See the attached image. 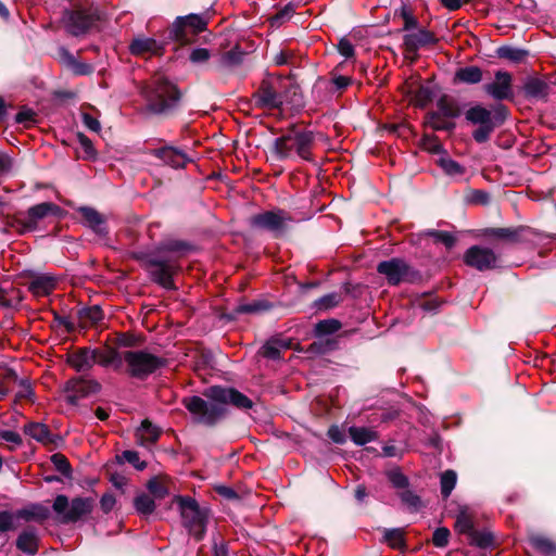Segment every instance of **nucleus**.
<instances>
[{
	"label": "nucleus",
	"instance_id": "f257e3e1",
	"mask_svg": "<svg viewBox=\"0 0 556 556\" xmlns=\"http://www.w3.org/2000/svg\"><path fill=\"white\" fill-rule=\"evenodd\" d=\"M204 395L207 401L194 395L186 397L184 404L198 422L206 426H213L222 419L229 404L240 409L253 406L248 396L232 388L214 386L206 389Z\"/></svg>",
	"mask_w": 556,
	"mask_h": 556
},
{
	"label": "nucleus",
	"instance_id": "f03ea898",
	"mask_svg": "<svg viewBox=\"0 0 556 556\" xmlns=\"http://www.w3.org/2000/svg\"><path fill=\"white\" fill-rule=\"evenodd\" d=\"M189 250L190 245L184 241L168 240L162 242L155 252L146 257L153 280L164 288H173V275L177 269L176 263Z\"/></svg>",
	"mask_w": 556,
	"mask_h": 556
},
{
	"label": "nucleus",
	"instance_id": "7ed1b4c3",
	"mask_svg": "<svg viewBox=\"0 0 556 556\" xmlns=\"http://www.w3.org/2000/svg\"><path fill=\"white\" fill-rule=\"evenodd\" d=\"M142 96L147 101V108L154 114H167L177 108L180 100V92L175 84L163 75H155L151 81L143 87Z\"/></svg>",
	"mask_w": 556,
	"mask_h": 556
},
{
	"label": "nucleus",
	"instance_id": "20e7f679",
	"mask_svg": "<svg viewBox=\"0 0 556 556\" xmlns=\"http://www.w3.org/2000/svg\"><path fill=\"white\" fill-rule=\"evenodd\" d=\"M313 144L314 135L312 131L291 130L275 139L273 151L278 160L290 159L295 153L300 159L309 161Z\"/></svg>",
	"mask_w": 556,
	"mask_h": 556
},
{
	"label": "nucleus",
	"instance_id": "39448f33",
	"mask_svg": "<svg viewBox=\"0 0 556 556\" xmlns=\"http://www.w3.org/2000/svg\"><path fill=\"white\" fill-rule=\"evenodd\" d=\"M506 115L507 111L503 105H498L493 114L486 108L477 104L467 110L465 117L469 123L479 126L472 132V138L477 142L483 143L489 140L494 129L503 124Z\"/></svg>",
	"mask_w": 556,
	"mask_h": 556
},
{
	"label": "nucleus",
	"instance_id": "423d86ee",
	"mask_svg": "<svg viewBox=\"0 0 556 556\" xmlns=\"http://www.w3.org/2000/svg\"><path fill=\"white\" fill-rule=\"evenodd\" d=\"M127 372L135 378L144 379L165 365V361L144 350L124 352Z\"/></svg>",
	"mask_w": 556,
	"mask_h": 556
},
{
	"label": "nucleus",
	"instance_id": "0eeeda50",
	"mask_svg": "<svg viewBox=\"0 0 556 556\" xmlns=\"http://www.w3.org/2000/svg\"><path fill=\"white\" fill-rule=\"evenodd\" d=\"M287 83V80L280 78L264 79L257 91L253 94L255 105L266 110L279 109L288 101L283 93Z\"/></svg>",
	"mask_w": 556,
	"mask_h": 556
},
{
	"label": "nucleus",
	"instance_id": "6e6552de",
	"mask_svg": "<svg viewBox=\"0 0 556 556\" xmlns=\"http://www.w3.org/2000/svg\"><path fill=\"white\" fill-rule=\"evenodd\" d=\"M182 523L198 540L202 539L206 527V513L202 510L197 501L188 496H177Z\"/></svg>",
	"mask_w": 556,
	"mask_h": 556
},
{
	"label": "nucleus",
	"instance_id": "1a4fd4ad",
	"mask_svg": "<svg viewBox=\"0 0 556 556\" xmlns=\"http://www.w3.org/2000/svg\"><path fill=\"white\" fill-rule=\"evenodd\" d=\"M52 507L61 516L62 522H73L91 511L92 500L76 497L68 502V498L61 494L55 497Z\"/></svg>",
	"mask_w": 556,
	"mask_h": 556
},
{
	"label": "nucleus",
	"instance_id": "9d476101",
	"mask_svg": "<svg viewBox=\"0 0 556 556\" xmlns=\"http://www.w3.org/2000/svg\"><path fill=\"white\" fill-rule=\"evenodd\" d=\"M291 222L292 217L282 210L266 211L250 218L252 228L266 230L275 236H281Z\"/></svg>",
	"mask_w": 556,
	"mask_h": 556
},
{
	"label": "nucleus",
	"instance_id": "9b49d317",
	"mask_svg": "<svg viewBox=\"0 0 556 556\" xmlns=\"http://www.w3.org/2000/svg\"><path fill=\"white\" fill-rule=\"evenodd\" d=\"M206 27V20L198 14L179 16L170 28V37L181 45L191 41V38L203 31Z\"/></svg>",
	"mask_w": 556,
	"mask_h": 556
},
{
	"label": "nucleus",
	"instance_id": "f8f14e48",
	"mask_svg": "<svg viewBox=\"0 0 556 556\" xmlns=\"http://www.w3.org/2000/svg\"><path fill=\"white\" fill-rule=\"evenodd\" d=\"M464 262L477 270L484 271L497 266L498 255L490 248L473 245L465 252Z\"/></svg>",
	"mask_w": 556,
	"mask_h": 556
},
{
	"label": "nucleus",
	"instance_id": "ddd939ff",
	"mask_svg": "<svg viewBox=\"0 0 556 556\" xmlns=\"http://www.w3.org/2000/svg\"><path fill=\"white\" fill-rule=\"evenodd\" d=\"M59 206L51 202H42L28 208L25 216L17 218L21 232L34 231L37 229L38 223L51 214L59 212Z\"/></svg>",
	"mask_w": 556,
	"mask_h": 556
},
{
	"label": "nucleus",
	"instance_id": "4468645a",
	"mask_svg": "<svg viewBox=\"0 0 556 556\" xmlns=\"http://www.w3.org/2000/svg\"><path fill=\"white\" fill-rule=\"evenodd\" d=\"M483 90L486 94L497 101L511 99L513 92V76L506 71H496L494 80L483 85Z\"/></svg>",
	"mask_w": 556,
	"mask_h": 556
},
{
	"label": "nucleus",
	"instance_id": "2eb2a0df",
	"mask_svg": "<svg viewBox=\"0 0 556 556\" xmlns=\"http://www.w3.org/2000/svg\"><path fill=\"white\" fill-rule=\"evenodd\" d=\"M96 21V15L85 10L67 11L64 15L66 30L73 36L85 34L94 25Z\"/></svg>",
	"mask_w": 556,
	"mask_h": 556
},
{
	"label": "nucleus",
	"instance_id": "dca6fc26",
	"mask_svg": "<svg viewBox=\"0 0 556 556\" xmlns=\"http://www.w3.org/2000/svg\"><path fill=\"white\" fill-rule=\"evenodd\" d=\"M101 386L92 379L77 378L66 383V400L70 404H77L80 399L96 394L100 391Z\"/></svg>",
	"mask_w": 556,
	"mask_h": 556
},
{
	"label": "nucleus",
	"instance_id": "f3484780",
	"mask_svg": "<svg viewBox=\"0 0 556 556\" xmlns=\"http://www.w3.org/2000/svg\"><path fill=\"white\" fill-rule=\"evenodd\" d=\"M377 270L387 278L389 283L399 285L406 279L409 267L403 260L392 258L380 262L377 266Z\"/></svg>",
	"mask_w": 556,
	"mask_h": 556
},
{
	"label": "nucleus",
	"instance_id": "a211bd4d",
	"mask_svg": "<svg viewBox=\"0 0 556 556\" xmlns=\"http://www.w3.org/2000/svg\"><path fill=\"white\" fill-rule=\"evenodd\" d=\"M403 41L407 51L416 52L421 47L434 45L437 38L431 31L420 28L416 33L406 34Z\"/></svg>",
	"mask_w": 556,
	"mask_h": 556
},
{
	"label": "nucleus",
	"instance_id": "6ab92c4d",
	"mask_svg": "<svg viewBox=\"0 0 556 556\" xmlns=\"http://www.w3.org/2000/svg\"><path fill=\"white\" fill-rule=\"evenodd\" d=\"M84 218V225L89 227L97 235H106L105 218L94 208L80 206L77 208Z\"/></svg>",
	"mask_w": 556,
	"mask_h": 556
},
{
	"label": "nucleus",
	"instance_id": "aec40b11",
	"mask_svg": "<svg viewBox=\"0 0 556 556\" xmlns=\"http://www.w3.org/2000/svg\"><path fill=\"white\" fill-rule=\"evenodd\" d=\"M162 50V45L154 38L137 36L129 43V51L132 55L157 54Z\"/></svg>",
	"mask_w": 556,
	"mask_h": 556
},
{
	"label": "nucleus",
	"instance_id": "412c9836",
	"mask_svg": "<svg viewBox=\"0 0 556 556\" xmlns=\"http://www.w3.org/2000/svg\"><path fill=\"white\" fill-rule=\"evenodd\" d=\"M24 432L43 445H54L59 439L41 422H29L25 425Z\"/></svg>",
	"mask_w": 556,
	"mask_h": 556
},
{
	"label": "nucleus",
	"instance_id": "4be33fe9",
	"mask_svg": "<svg viewBox=\"0 0 556 556\" xmlns=\"http://www.w3.org/2000/svg\"><path fill=\"white\" fill-rule=\"evenodd\" d=\"M154 155L161 159L165 164L172 166L173 168L184 167L189 159L187 155L175 148L164 147L157 150H154Z\"/></svg>",
	"mask_w": 556,
	"mask_h": 556
},
{
	"label": "nucleus",
	"instance_id": "5701e85b",
	"mask_svg": "<svg viewBox=\"0 0 556 556\" xmlns=\"http://www.w3.org/2000/svg\"><path fill=\"white\" fill-rule=\"evenodd\" d=\"M96 354V364H99L103 367H113L114 369L122 368L124 364V353H118L115 349L105 348V349H94Z\"/></svg>",
	"mask_w": 556,
	"mask_h": 556
},
{
	"label": "nucleus",
	"instance_id": "b1692460",
	"mask_svg": "<svg viewBox=\"0 0 556 556\" xmlns=\"http://www.w3.org/2000/svg\"><path fill=\"white\" fill-rule=\"evenodd\" d=\"M523 91L527 98L545 100L549 92V86L541 78L528 77L523 84Z\"/></svg>",
	"mask_w": 556,
	"mask_h": 556
},
{
	"label": "nucleus",
	"instance_id": "393cba45",
	"mask_svg": "<svg viewBox=\"0 0 556 556\" xmlns=\"http://www.w3.org/2000/svg\"><path fill=\"white\" fill-rule=\"evenodd\" d=\"M94 357V350L81 349L68 357V363L77 371H86L96 364Z\"/></svg>",
	"mask_w": 556,
	"mask_h": 556
},
{
	"label": "nucleus",
	"instance_id": "a878e982",
	"mask_svg": "<svg viewBox=\"0 0 556 556\" xmlns=\"http://www.w3.org/2000/svg\"><path fill=\"white\" fill-rule=\"evenodd\" d=\"M243 56L244 52L238 46H236L231 50L220 54L215 67L220 72L233 68L242 63Z\"/></svg>",
	"mask_w": 556,
	"mask_h": 556
},
{
	"label": "nucleus",
	"instance_id": "bb28decb",
	"mask_svg": "<svg viewBox=\"0 0 556 556\" xmlns=\"http://www.w3.org/2000/svg\"><path fill=\"white\" fill-rule=\"evenodd\" d=\"M38 534L34 528H27L18 535L16 547L29 555H34L38 551Z\"/></svg>",
	"mask_w": 556,
	"mask_h": 556
},
{
	"label": "nucleus",
	"instance_id": "cd10ccee",
	"mask_svg": "<svg viewBox=\"0 0 556 556\" xmlns=\"http://www.w3.org/2000/svg\"><path fill=\"white\" fill-rule=\"evenodd\" d=\"M161 430L149 420H143L136 431V438L140 445L150 446L159 439Z\"/></svg>",
	"mask_w": 556,
	"mask_h": 556
},
{
	"label": "nucleus",
	"instance_id": "c85d7f7f",
	"mask_svg": "<svg viewBox=\"0 0 556 556\" xmlns=\"http://www.w3.org/2000/svg\"><path fill=\"white\" fill-rule=\"evenodd\" d=\"M56 281L52 276H38L29 282L28 289L35 296H45L50 294L55 288Z\"/></svg>",
	"mask_w": 556,
	"mask_h": 556
},
{
	"label": "nucleus",
	"instance_id": "c756f323",
	"mask_svg": "<svg viewBox=\"0 0 556 556\" xmlns=\"http://www.w3.org/2000/svg\"><path fill=\"white\" fill-rule=\"evenodd\" d=\"M342 65L340 63L332 72L331 77L328 81H324L326 84L327 90L331 93H338L340 94L342 91H344L351 84L352 78L349 76L340 75L338 74L337 70Z\"/></svg>",
	"mask_w": 556,
	"mask_h": 556
},
{
	"label": "nucleus",
	"instance_id": "7c9ffc66",
	"mask_svg": "<svg viewBox=\"0 0 556 556\" xmlns=\"http://www.w3.org/2000/svg\"><path fill=\"white\" fill-rule=\"evenodd\" d=\"M482 70L478 66H465L457 70L455 79L465 84H478L482 80Z\"/></svg>",
	"mask_w": 556,
	"mask_h": 556
},
{
	"label": "nucleus",
	"instance_id": "2f4dec72",
	"mask_svg": "<svg viewBox=\"0 0 556 556\" xmlns=\"http://www.w3.org/2000/svg\"><path fill=\"white\" fill-rule=\"evenodd\" d=\"M349 433L356 445H364L377 439V432L366 427H350Z\"/></svg>",
	"mask_w": 556,
	"mask_h": 556
},
{
	"label": "nucleus",
	"instance_id": "473e14b6",
	"mask_svg": "<svg viewBox=\"0 0 556 556\" xmlns=\"http://www.w3.org/2000/svg\"><path fill=\"white\" fill-rule=\"evenodd\" d=\"M290 348V342L285 339H276L268 341L262 348V355L269 359H278L280 358L281 350H286Z\"/></svg>",
	"mask_w": 556,
	"mask_h": 556
},
{
	"label": "nucleus",
	"instance_id": "72a5a7b5",
	"mask_svg": "<svg viewBox=\"0 0 556 556\" xmlns=\"http://www.w3.org/2000/svg\"><path fill=\"white\" fill-rule=\"evenodd\" d=\"M438 164L446 175L453 178L462 177L465 174L464 166L451 157H440Z\"/></svg>",
	"mask_w": 556,
	"mask_h": 556
},
{
	"label": "nucleus",
	"instance_id": "f704fd0d",
	"mask_svg": "<svg viewBox=\"0 0 556 556\" xmlns=\"http://www.w3.org/2000/svg\"><path fill=\"white\" fill-rule=\"evenodd\" d=\"M77 139L79 143V149H77L78 156L84 160H94L97 151L93 148L91 140L80 132L77 135Z\"/></svg>",
	"mask_w": 556,
	"mask_h": 556
},
{
	"label": "nucleus",
	"instance_id": "c9c22d12",
	"mask_svg": "<svg viewBox=\"0 0 556 556\" xmlns=\"http://www.w3.org/2000/svg\"><path fill=\"white\" fill-rule=\"evenodd\" d=\"M455 529L459 533L467 534L468 536L475 530L472 517L466 510L463 509L458 513L455 521Z\"/></svg>",
	"mask_w": 556,
	"mask_h": 556
},
{
	"label": "nucleus",
	"instance_id": "e433bc0d",
	"mask_svg": "<svg viewBox=\"0 0 556 556\" xmlns=\"http://www.w3.org/2000/svg\"><path fill=\"white\" fill-rule=\"evenodd\" d=\"M18 517L37 520H45L49 517V509L41 505H34L29 508L22 509L17 513Z\"/></svg>",
	"mask_w": 556,
	"mask_h": 556
},
{
	"label": "nucleus",
	"instance_id": "4c0bfd02",
	"mask_svg": "<svg viewBox=\"0 0 556 556\" xmlns=\"http://www.w3.org/2000/svg\"><path fill=\"white\" fill-rule=\"evenodd\" d=\"M527 51L513 47H501L497 50V55L502 59L509 60L515 63L522 62L527 56Z\"/></svg>",
	"mask_w": 556,
	"mask_h": 556
},
{
	"label": "nucleus",
	"instance_id": "58836bf2",
	"mask_svg": "<svg viewBox=\"0 0 556 556\" xmlns=\"http://www.w3.org/2000/svg\"><path fill=\"white\" fill-rule=\"evenodd\" d=\"M457 476L453 470H446L441 475V494L447 498L456 485Z\"/></svg>",
	"mask_w": 556,
	"mask_h": 556
},
{
	"label": "nucleus",
	"instance_id": "ea45409f",
	"mask_svg": "<svg viewBox=\"0 0 556 556\" xmlns=\"http://www.w3.org/2000/svg\"><path fill=\"white\" fill-rule=\"evenodd\" d=\"M341 328V323L337 319H324L316 324L315 333L318 337L328 336L337 332Z\"/></svg>",
	"mask_w": 556,
	"mask_h": 556
},
{
	"label": "nucleus",
	"instance_id": "a19ab883",
	"mask_svg": "<svg viewBox=\"0 0 556 556\" xmlns=\"http://www.w3.org/2000/svg\"><path fill=\"white\" fill-rule=\"evenodd\" d=\"M134 505L136 510L142 515H150L155 509V503L148 494L138 495L134 501Z\"/></svg>",
	"mask_w": 556,
	"mask_h": 556
},
{
	"label": "nucleus",
	"instance_id": "79ce46f5",
	"mask_svg": "<svg viewBox=\"0 0 556 556\" xmlns=\"http://www.w3.org/2000/svg\"><path fill=\"white\" fill-rule=\"evenodd\" d=\"M66 64L75 75H89L93 72L92 65L79 62L72 54L65 53Z\"/></svg>",
	"mask_w": 556,
	"mask_h": 556
},
{
	"label": "nucleus",
	"instance_id": "37998d69",
	"mask_svg": "<svg viewBox=\"0 0 556 556\" xmlns=\"http://www.w3.org/2000/svg\"><path fill=\"white\" fill-rule=\"evenodd\" d=\"M384 541L393 548L404 546V533L400 528L386 529L383 532Z\"/></svg>",
	"mask_w": 556,
	"mask_h": 556
},
{
	"label": "nucleus",
	"instance_id": "c03bdc74",
	"mask_svg": "<svg viewBox=\"0 0 556 556\" xmlns=\"http://www.w3.org/2000/svg\"><path fill=\"white\" fill-rule=\"evenodd\" d=\"M484 235L503 240L514 241L518 237V230L515 228H488L484 230Z\"/></svg>",
	"mask_w": 556,
	"mask_h": 556
},
{
	"label": "nucleus",
	"instance_id": "a18cd8bd",
	"mask_svg": "<svg viewBox=\"0 0 556 556\" xmlns=\"http://www.w3.org/2000/svg\"><path fill=\"white\" fill-rule=\"evenodd\" d=\"M531 544L542 552L545 555H554L556 554V544H554L551 540L541 536L535 535L531 538Z\"/></svg>",
	"mask_w": 556,
	"mask_h": 556
},
{
	"label": "nucleus",
	"instance_id": "49530a36",
	"mask_svg": "<svg viewBox=\"0 0 556 556\" xmlns=\"http://www.w3.org/2000/svg\"><path fill=\"white\" fill-rule=\"evenodd\" d=\"M435 113H440V115L451 119L459 115V109L456 103L441 99L438 102V111Z\"/></svg>",
	"mask_w": 556,
	"mask_h": 556
},
{
	"label": "nucleus",
	"instance_id": "de8ad7c7",
	"mask_svg": "<svg viewBox=\"0 0 556 556\" xmlns=\"http://www.w3.org/2000/svg\"><path fill=\"white\" fill-rule=\"evenodd\" d=\"M269 308V304L265 301H254L252 303L240 304L236 312L240 314H256L265 312Z\"/></svg>",
	"mask_w": 556,
	"mask_h": 556
},
{
	"label": "nucleus",
	"instance_id": "09e8293b",
	"mask_svg": "<svg viewBox=\"0 0 556 556\" xmlns=\"http://www.w3.org/2000/svg\"><path fill=\"white\" fill-rule=\"evenodd\" d=\"M425 235L434 238L435 241L443 243L447 249L453 248L456 242V238L447 231L428 230Z\"/></svg>",
	"mask_w": 556,
	"mask_h": 556
},
{
	"label": "nucleus",
	"instance_id": "8fccbe9b",
	"mask_svg": "<svg viewBox=\"0 0 556 556\" xmlns=\"http://www.w3.org/2000/svg\"><path fill=\"white\" fill-rule=\"evenodd\" d=\"M429 124L435 130H450L454 128V123L440 115V113H431L429 116Z\"/></svg>",
	"mask_w": 556,
	"mask_h": 556
},
{
	"label": "nucleus",
	"instance_id": "3c124183",
	"mask_svg": "<svg viewBox=\"0 0 556 556\" xmlns=\"http://www.w3.org/2000/svg\"><path fill=\"white\" fill-rule=\"evenodd\" d=\"M395 14L403 18L404 30H410L418 27L417 18L413 15V13L407 9L406 5H402L399 10L395 11Z\"/></svg>",
	"mask_w": 556,
	"mask_h": 556
},
{
	"label": "nucleus",
	"instance_id": "603ef678",
	"mask_svg": "<svg viewBox=\"0 0 556 556\" xmlns=\"http://www.w3.org/2000/svg\"><path fill=\"white\" fill-rule=\"evenodd\" d=\"M51 462L53 464V466L55 467V469L61 472L63 476L65 477H70L71 476V465L67 460V458L63 455V454H60V453H55L51 456Z\"/></svg>",
	"mask_w": 556,
	"mask_h": 556
},
{
	"label": "nucleus",
	"instance_id": "864d4df0",
	"mask_svg": "<svg viewBox=\"0 0 556 556\" xmlns=\"http://www.w3.org/2000/svg\"><path fill=\"white\" fill-rule=\"evenodd\" d=\"M402 502L410 509L418 510L421 506L420 497L410 490H404L400 494Z\"/></svg>",
	"mask_w": 556,
	"mask_h": 556
},
{
	"label": "nucleus",
	"instance_id": "5fc2aeb1",
	"mask_svg": "<svg viewBox=\"0 0 556 556\" xmlns=\"http://www.w3.org/2000/svg\"><path fill=\"white\" fill-rule=\"evenodd\" d=\"M469 538L471 539V543L479 547H486L491 545L493 540L492 535L489 532H480L477 530H473Z\"/></svg>",
	"mask_w": 556,
	"mask_h": 556
},
{
	"label": "nucleus",
	"instance_id": "6e6d98bb",
	"mask_svg": "<svg viewBox=\"0 0 556 556\" xmlns=\"http://www.w3.org/2000/svg\"><path fill=\"white\" fill-rule=\"evenodd\" d=\"M148 489L156 498H163L168 494L165 484L155 478L149 481Z\"/></svg>",
	"mask_w": 556,
	"mask_h": 556
},
{
	"label": "nucleus",
	"instance_id": "4d7b16f0",
	"mask_svg": "<svg viewBox=\"0 0 556 556\" xmlns=\"http://www.w3.org/2000/svg\"><path fill=\"white\" fill-rule=\"evenodd\" d=\"M388 479L396 489H404L408 485L407 478L397 469L388 472Z\"/></svg>",
	"mask_w": 556,
	"mask_h": 556
},
{
	"label": "nucleus",
	"instance_id": "13d9d810",
	"mask_svg": "<svg viewBox=\"0 0 556 556\" xmlns=\"http://www.w3.org/2000/svg\"><path fill=\"white\" fill-rule=\"evenodd\" d=\"M450 530L447 528H438L433 532L432 542L437 547H445L448 543Z\"/></svg>",
	"mask_w": 556,
	"mask_h": 556
},
{
	"label": "nucleus",
	"instance_id": "bf43d9fd",
	"mask_svg": "<svg viewBox=\"0 0 556 556\" xmlns=\"http://www.w3.org/2000/svg\"><path fill=\"white\" fill-rule=\"evenodd\" d=\"M123 457L126 462L139 470H143L147 466L144 462L140 460L139 454L135 451H124Z\"/></svg>",
	"mask_w": 556,
	"mask_h": 556
},
{
	"label": "nucleus",
	"instance_id": "052dcab7",
	"mask_svg": "<svg viewBox=\"0 0 556 556\" xmlns=\"http://www.w3.org/2000/svg\"><path fill=\"white\" fill-rule=\"evenodd\" d=\"M338 51L339 53L344 56L345 59H351L354 56L355 50L352 42L346 39L342 38L338 43Z\"/></svg>",
	"mask_w": 556,
	"mask_h": 556
},
{
	"label": "nucleus",
	"instance_id": "680f3d73",
	"mask_svg": "<svg viewBox=\"0 0 556 556\" xmlns=\"http://www.w3.org/2000/svg\"><path fill=\"white\" fill-rule=\"evenodd\" d=\"M339 303V298L336 293L327 294L316 301L318 308L328 309L336 306Z\"/></svg>",
	"mask_w": 556,
	"mask_h": 556
},
{
	"label": "nucleus",
	"instance_id": "e2e57ef3",
	"mask_svg": "<svg viewBox=\"0 0 556 556\" xmlns=\"http://www.w3.org/2000/svg\"><path fill=\"white\" fill-rule=\"evenodd\" d=\"M0 440L11 443L13 446H18L22 444V437L12 430H1Z\"/></svg>",
	"mask_w": 556,
	"mask_h": 556
},
{
	"label": "nucleus",
	"instance_id": "0e129e2a",
	"mask_svg": "<svg viewBox=\"0 0 556 556\" xmlns=\"http://www.w3.org/2000/svg\"><path fill=\"white\" fill-rule=\"evenodd\" d=\"M14 528V515L9 511L0 513V531L5 532Z\"/></svg>",
	"mask_w": 556,
	"mask_h": 556
},
{
	"label": "nucleus",
	"instance_id": "69168bd1",
	"mask_svg": "<svg viewBox=\"0 0 556 556\" xmlns=\"http://www.w3.org/2000/svg\"><path fill=\"white\" fill-rule=\"evenodd\" d=\"M210 51L205 48L193 49L190 54V61L193 63H202L210 59Z\"/></svg>",
	"mask_w": 556,
	"mask_h": 556
},
{
	"label": "nucleus",
	"instance_id": "338daca9",
	"mask_svg": "<svg viewBox=\"0 0 556 556\" xmlns=\"http://www.w3.org/2000/svg\"><path fill=\"white\" fill-rule=\"evenodd\" d=\"M84 316L92 324H97L103 319V312L99 306H92L85 311Z\"/></svg>",
	"mask_w": 556,
	"mask_h": 556
},
{
	"label": "nucleus",
	"instance_id": "774afa93",
	"mask_svg": "<svg viewBox=\"0 0 556 556\" xmlns=\"http://www.w3.org/2000/svg\"><path fill=\"white\" fill-rule=\"evenodd\" d=\"M328 435L334 443L343 444L345 442V433L337 426L329 428Z\"/></svg>",
	"mask_w": 556,
	"mask_h": 556
}]
</instances>
